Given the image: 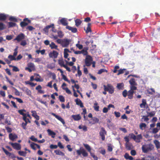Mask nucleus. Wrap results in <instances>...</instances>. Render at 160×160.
<instances>
[{
	"label": "nucleus",
	"mask_w": 160,
	"mask_h": 160,
	"mask_svg": "<svg viewBox=\"0 0 160 160\" xmlns=\"http://www.w3.org/2000/svg\"><path fill=\"white\" fill-rule=\"evenodd\" d=\"M24 38V34L22 33H21L18 35L16 38L14 39V40H17L18 42H20Z\"/></svg>",
	"instance_id": "nucleus-11"
},
{
	"label": "nucleus",
	"mask_w": 160,
	"mask_h": 160,
	"mask_svg": "<svg viewBox=\"0 0 160 160\" xmlns=\"http://www.w3.org/2000/svg\"><path fill=\"white\" fill-rule=\"evenodd\" d=\"M11 145L14 149L17 150H19L21 149V146L19 144L17 143H12Z\"/></svg>",
	"instance_id": "nucleus-12"
},
{
	"label": "nucleus",
	"mask_w": 160,
	"mask_h": 160,
	"mask_svg": "<svg viewBox=\"0 0 160 160\" xmlns=\"http://www.w3.org/2000/svg\"><path fill=\"white\" fill-rule=\"evenodd\" d=\"M52 114L58 120L60 121L63 124H65V122H64V120L62 119L61 117L60 116L56 115L55 113H52Z\"/></svg>",
	"instance_id": "nucleus-13"
},
{
	"label": "nucleus",
	"mask_w": 160,
	"mask_h": 160,
	"mask_svg": "<svg viewBox=\"0 0 160 160\" xmlns=\"http://www.w3.org/2000/svg\"><path fill=\"white\" fill-rule=\"evenodd\" d=\"M148 116L150 117H152L154 116L155 114V112L154 111H152L148 113Z\"/></svg>",
	"instance_id": "nucleus-50"
},
{
	"label": "nucleus",
	"mask_w": 160,
	"mask_h": 160,
	"mask_svg": "<svg viewBox=\"0 0 160 160\" xmlns=\"http://www.w3.org/2000/svg\"><path fill=\"white\" fill-rule=\"evenodd\" d=\"M84 147L89 152H90L91 151V148L90 147L88 144H84Z\"/></svg>",
	"instance_id": "nucleus-40"
},
{
	"label": "nucleus",
	"mask_w": 160,
	"mask_h": 160,
	"mask_svg": "<svg viewBox=\"0 0 160 160\" xmlns=\"http://www.w3.org/2000/svg\"><path fill=\"white\" fill-rule=\"evenodd\" d=\"M8 58L10 59V61L12 60H16V58L13 56L12 55H9L8 57Z\"/></svg>",
	"instance_id": "nucleus-49"
},
{
	"label": "nucleus",
	"mask_w": 160,
	"mask_h": 160,
	"mask_svg": "<svg viewBox=\"0 0 160 160\" xmlns=\"http://www.w3.org/2000/svg\"><path fill=\"white\" fill-rule=\"evenodd\" d=\"M62 89L65 90L66 92L68 94H71V92L68 88H62Z\"/></svg>",
	"instance_id": "nucleus-51"
},
{
	"label": "nucleus",
	"mask_w": 160,
	"mask_h": 160,
	"mask_svg": "<svg viewBox=\"0 0 160 160\" xmlns=\"http://www.w3.org/2000/svg\"><path fill=\"white\" fill-rule=\"evenodd\" d=\"M16 25V24L13 22H8V28H10L11 27H15Z\"/></svg>",
	"instance_id": "nucleus-37"
},
{
	"label": "nucleus",
	"mask_w": 160,
	"mask_h": 160,
	"mask_svg": "<svg viewBox=\"0 0 160 160\" xmlns=\"http://www.w3.org/2000/svg\"><path fill=\"white\" fill-rule=\"evenodd\" d=\"M135 86L136 85H130V90L132 91H134V90H136L137 89V87Z\"/></svg>",
	"instance_id": "nucleus-47"
},
{
	"label": "nucleus",
	"mask_w": 160,
	"mask_h": 160,
	"mask_svg": "<svg viewBox=\"0 0 160 160\" xmlns=\"http://www.w3.org/2000/svg\"><path fill=\"white\" fill-rule=\"evenodd\" d=\"M108 150L109 152H112V147L111 144H109L108 146Z\"/></svg>",
	"instance_id": "nucleus-52"
},
{
	"label": "nucleus",
	"mask_w": 160,
	"mask_h": 160,
	"mask_svg": "<svg viewBox=\"0 0 160 160\" xmlns=\"http://www.w3.org/2000/svg\"><path fill=\"white\" fill-rule=\"evenodd\" d=\"M59 100L62 102H65V98L62 95H60L59 97Z\"/></svg>",
	"instance_id": "nucleus-55"
},
{
	"label": "nucleus",
	"mask_w": 160,
	"mask_h": 160,
	"mask_svg": "<svg viewBox=\"0 0 160 160\" xmlns=\"http://www.w3.org/2000/svg\"><path fill=\"white\" fill-rule=\"evenodd\" d=\"M153 142L157 149H158L160 148V143L158 140H155Z\"/></svg>",
	"instance_id": "nucleus-31"
},
{
	"label": "nucleus",
	"mask_w": 160,
	"mask_h": 160,
	"mask_svg": "<svg viewBox=\"0 0 160 160\" xmlns=\"http://www.w3.org/2000/svg\"><path fill=\"white\" fill-rule=\"evenodd\" d=\"M23 120L25 121V122L27 123L29 122L31 123V121L28 118H27L26 115L24 117H22Z\"/></svg>",
	"instance_id": "nucleus-43"
},
{
	"label": "nucleus",
	"mask_w": 160,
	"mask_h": 160,
	"mask_svg": "<svg viewBox=\"0 0 160 160\" xmlns=\"http://www.w3.org/2000/svg\"><path fill=\"white\" fill-rule=\"evenodd\" d=\"M134 93V91H132L129 90L128 92V98L130 99H131L133 97V94Z\"/></svg>",
	"instance_id": "nucleus-24"
},
{
	"label": "nucleus",
	"mask_w": 160,
	"mask_h": 160,
	"mask_svg": "<svg viewBox=\"0 0 160 160\" xmlns=\"http://www.w3.org/2000/svg\"><path fill=\"white\" fill-rule=\"evenodd\" d=\"M108 72V71L104 68H102L100 69L98 72V74H100L102 73V72Z\"/></svg>",
	"instance_id": "nucleus-41"
},
{
	"label": "nucleus",
	"mask_w": 160,
	"mask_h": 160,
	"mask_svg": "<svg viewBox=\"0 0 160 160\" xmlns=\"http://www.w3.org/2000/svg\"><path fill=\"white\" fill-rule=\"evenodd\" d=\"M104 90L108 92L109 94H112L114 91V88L113 86L111 84H108L107 85H104Z\"/></svg>",
	"instance_id": "nucleus-1"
},
{
	"label": "nucleus",
	"mask_w": 160,
	"mask_h": 160,
	"mask_svg": "<svg viewBox=\"0 0 160 160\" xmlns=\"http://www.w3.org/2000/svg\"><path fill=\"white\" fill-rule=\"evenodd\" d=\"M5 28V25L3 23L0 22V30H3Z\"/></svg>",
	"instance_id": "nucleus-53"
},
{
	"label": "nucleus",
	"mask_w": 160,
	"mask_h": 160,
	"mask_svg": "<svg viewBox=\"0 0 160 160\" xmlns=\"http://www.w3.org/2000/svg\"><path fill=\"white\" fill-rule=\"evenodd\" d=\"M82 21L79 19H77L75 20V25L76 26H79L81 23Z\"/></svg>",
	"instance_id": "nucleus-36"
},
{
	"label": "nucleus",
	"mask_w": 160,
	"mask_h": 160,
	"mask_svg": "<svg viewBox=\"0 0 160 160\" xmlns=\"http://www.w3.org/2000/svg\"><path fill=\"white\" fill-rule=\"evenodd\" d=\"M26 29H27L29 31H32L33 30L35 29V28H33L32 26H28L27 27Z\"/></svg>",
	"instance_id": "nucleus-59"
},
{
	"label": "nucleus",
	"mask_w": 160,
	"mask_h": 160,
	"mask_svg": "<svg viewBox=\"0 0 160 160\" xmlns=\"http://www.w3.org/2000/svg\"><path fill=\"white\" fill-rule=\"evenodd\" d=\"M66 28L68 29L69 30L71 31L73 33H76L77 32L78 30L76 28H73L69 26H67L66 27Z\"/></svg>",
	"instance_id": "nucleus-14"
},
{
	"label": "nucleus",
	"mask_w": 160,
	"mask_h": 160,
	"mask_svg": "<svg viewBox=\"0 0 160 160\" xmlns=\"http://www.w3.org/2000/svg\"><path fill=\"white\" fill-rule=\"evenodd\" d=\"M2 149L3 152H5V153L7 155L9 156V155L10 154V152H8L7 150L5 149L4 148H2Z\"/></svg>",
	"instance_id": "nucleus-64"
},
{
	"label": "nucleus",
	"mask_w": 160,
	"mask_h": 160,
	"mask_svg": "<svg viewBox=\"0 0 160 160\" xmlns=\"http://www.w3.org/2000/svg\"><path fill=\"white\" fill-rule=\"evenodd\" d=\"M72 117L75 121H78L81 119V117L79 114L77 115H72Z\"/></svg>",
	"instance_id": "nucleus-25"
},
{
	"label": "nucleus",
	"mask_w": 160,
	"mask_h": 160,
	"mask_svg": "<svg viewBox=\"0 0 160 160\" xmlns=\"http://www.w3.org/2000/svg\"><path fill=\"white\" fill-rule=\"evenodd\" d=\"M88 48H86L81 51V54H83L84 55H87L88 54L87 50H88Z\"/></svg>",
	"instance_id": "nucleus-27"
},
{
	"label": "nucleus",
	"mask_w": 160,
	"mask_h": 160,
	"mask_svg": "<svg viewBox=\"0 0 160 160\" xmlns=\"http://www.w3.org/2000/svg\"><path fill=\"white\" fill-rule=\"evenodd\" d=\"M126 70V69H120L118 71V73L117 74V75H119L120 74L123 73L124 72V71Z\"/></svg>",
	"instance_id": "nucleus-48"
},
{
	"label": "nucleus",
	"mask_w": 160,
	"mask_h": 160,
	"mask_svg": "<svg viewBox=\"0 0 160 160\" xmlns=\"http://www.w3.org/2000/svg\"><path fill=\"white\" fill-rule=\"evenodd\" d=\"M91 23H88L87 25V28L86 29L85 28H84V30L86 31V32L87 33H88L89 32H92V30L91 28Z\"/></svg>",
	"instance_id": "nucleus-20"
},
{
	"label": "nucleus",
	"mask_w": 160,
	"mask_h": 160,
	"mask_svg": "<svg viewBox=\"0 0 160 160\" xmlns=\"http://www.w3.org/2000/svg\"><path fill=\"white\" fill-rule=\"evenodd\" d=\"M75 101L76 104L78 105H79L81 108H83L84 107L83 103L80 99L77 98L75 99Z\"/></svg>",
	"instance_id": "nucleus-16"
},
{
	"label": "nucleus",
	"mask_w": 160,
	"mask_h": 160,
	"mask_svg": "<svg viewBox=\"0 0 160 160\" xmlns=\"http://www.w3.org/2000/svg\"><path fill=\"white\" fill-rule=\"evenodd\" d=\"M30 139L32 141H33L35 142H37L38 141V139L37 138H36L34 136L32 135L30 138Z\"/></svg>",
	"instance_id": "nucleus-60"
},
{
	"label": "nucleus",
	"mask_w": 160,
	"mask_h": 160,
	"mask_svg": "<svg viewBox=\"0 0 160 160\" xmlns=\"http://www.w3.org/2000/svg\"><path fill=\"white\" fill-rule=\"evenodd\" d=\"M47 131L48 134L49 136H51L53 138H55V135L56 134L55 132L49 129H48Z\"/></svg>",
	"instance_id": "nucleus-19"
},
{
	"label": "nucleus",
	"mask_w": 160,
	"mask_h": 160,
	"mask_svg": "<svg viewBox=\"0 0 160 160\" xmlns=\"http://www.w3.org/2000/svg\"><path fill=\"white\" fill-rule=\"evenodd\" d=\"M13 98L16 99L17 101L18 102H19L20 103H23V101L21 98Z\"/></svg>",
	"instance_id": "nucleus-62"
},
{
	"label": "nucleus",
	"mask_w": 160,
	"mask_h": 160,
	"mask_svg": "<svg viewBox=\"0 0 160 160\" xmlns=\"http://www.w3.org/2000/svg\"><path fill=\"white\" fill-rule=\"evenodd\" d=\"M125 146L126 149L128 150H130L133 148V147L132 144L130 143H126Z\"/></svg>",
	"instance_id": "nucleus-15"
},
{
	"label": "nucleus",
	"mask_w": 160,
	"mask_h": 160,
	"mask_svg": "<svg viewBox=\"0 0 160 160\" xmlns=\"http://www.w3.org/2000/svg\"><path fill=\"white\" fill-rule=\"evenodd\" d=\"M58 64L61 67H64L66 65L64 64V62L63 60H59Z\"/></svg>",
	"instance_id": "nucleus-38"
},
{
	"label": "nucleus",
	"mask_w": 160,
	"mask_h": 160,
	"mask_svg": "<svg viewBox=\"0 0 160 160\" xmlns=\"http://www.w3.org/2000/svg\"><path fill=\"white\" fill-rule=\"evenodd\" d=\"M154 148L153 145L152 144H149L147 145H143L142 147V152L144 153H147L153 150Z\"/></svg>",
	"instance_id": "nucleus-3"
},
{
	"label": "nucleus",
	"mask_w": 160,
	"mask_h": 160,
	"mask_svg": "<svg viewBox=\"0 0 160 160\" xmlns=\"http://www.w3.org/2000/svg\"><path fill=\"white\" fill-rule=\"evenodd\" d=\"M147 104L146 100L145 99H142V103L140 104V106L141 108H145L146 105Z\"/></svg>",
	"instance_id": "nucleus-23"
},
{
	"label": "nucleus",
	"mask_w": 160,
	"mask_h": 160,
	"mask_svg": "<svg viewBox=\"0 0 160 160\" xmlns=\"http://www.w3.org/2000/svg\"><path fill=\"white\" fill-rule=\"evenodd\" d=\"M119 68V67L118 66H115L114 68V70L113 71V72L114 73H116L117 72V69H118Z\"/></svg>",
	"instance_id": "nucleus-63"
},
{
	"label": "nucleus",
	"mask_w": 160,
	"mask_h": 160,
	"mask_svg": "<svg viewBox=\"0 0 160 160\" xmlns=\"http://www.w3.org/2000/svg\"><path fill=\"white\" fill-rule=\"evenodd\" d=\"M23 90L28 95H31V91L28 88H26L25 90Z\"/></svg>",
	"instance_id": "nucleus-44"
},
{
	"label": "nucleus",
	"mask_w": 160,
	"mask_h": 160,
	"mask_svg": "<svg viewBox=\"0 0 160 160\" xmlns=\"http://www.w3.org/2000/svg\"><path fill=\"white\" fill-rule=\"evenodd\" d=\"M93 108L94 110L97 112L99 111V107L98 105V103L96 101L95 102L94 104Z\"/></svg>",
	"instance_id": "nucleus-29"
},
{
	"label": "nucleus",
	"mask_w": 160,
	"mask_h": 160,
	"mask_svg": "<svg viewBox=\"0 0 160 160\" xmlns=\"http://www.w3.org/2000/svg\"><path fill=\"white\" fill-rule=\"evenodd\" d=\"M70 42V40L67 39H63L62 46L63 47H67Z\"/></svg>",
	"instance_id": "nucleus-10"
},
{
	"label": "nucleus",
	"mask_w": 160,
	"mask_h": 160,
	"mask_svg": "<svg viewBox=\"0 0 160 160\" xmlns=\"http://www.w3.org/2000/svg\"><path fill=\"white\" fill-rule=\"evenodd\" d=\"M49 46L52 49H54L58 51L59 50V49L58 48V46L53 42H51V44H49Z\"/></svg>",
	"instance_id": "nucleus-17"
},
{
	"label": "nucleus",
	"mask_w": 160,
	"mask_h": 160,
	"mask_svg": "<svg viewBox=\"0 0 160 160\" xmlns=\"http://www.w3.org/2000/svg\"><path fill=\"white\" fill-rule=\"evenodd\" d=\"M139 127L140 129L142 130L146 128L147 125L145 123L142 122L140 124Z\"/></svg>",
	"instance_id": "nucleus-28"
},
{
	"label": "nucleus",
	"mask_w": 160,
	"mask_h": 160,
	"mask_svg": "<svg viewBox=\"0 0 160 160\" xmlns=\"http://www.w3.org/2000/svg\"><path fill=\"white\" fill-rule=\"evenodd\" d=\"M18 153L20 156L25 157L26 155L27 152L23 151H19L18 152Z\"/></svg>",
	"instance_id": "nucleus-39"
},
{
	"label": "nucleus",
	"mask_w": 160,
	"mask_h": 160,
	"mask_svg": "<svg viewBox=\"0 0 160 160\" xmlns=\"http://www.w3.org/2000/svg\"><path fill=\"white\" fill-rule=\"evenodd\" d=\"M122 94L124 97H126L127 96H128V92L127 90L126 89H125L122 92Z\"/></svg>",
	"instance_id": "nucleus-58"
},
{
	"label": "nucleus",
	"mask_w": 160,
	"mask_h": 160,
	"mask_svg": "<svg viewBox=\"0 0 160 160\" xmlns=\"http://www.w3.org/2000/svg\"><path fill=\"white\" fill-rule=\"evenodd\" d=\"M99 134L100 136L101 137L102 140V141H104L105 139V135H107V132L104 128L102 127L101 128Z\"/></svg>",
	"instance_id": "nucleus-6"
},
{
	"label": "nucleus",
	"mask_w": 160,
	"mask_h": 160,
	"mask_svg": "<svg viewBox=\"0 0 160 160\" xmlns=\"http://www.w3.org/2000/svg\"><path fill=\"white\" fill-rule=\"evenodd\" d=\"M9 139L12 141H14L15 139L18 138V136L16 134H13L12 133L9 134Z\"/></svg>",
	"instance_id": "nucleus-18"
},
{
	"label": "nucleus",
	"mask_w": 160,
	"mask_h": 160,
	"mask_svg": "<svg viewBox=\"0 0 160 160\" xmlns=\"http://www.w3.org/2000/svg\"><path fill=\"white\" fill-rule=\"evenodd\" d=\"M76 152L78 156H80L82 154L84 157H86L88 155V153L86 150L82 148H80L79 150H77Z\"/></svg>",
	"instance_id": "nucleus-4"
},
{
	"label": "nucleus",
	"mask_w": 160,
	"mask_h": 160,
	"mask_svg": "<svg viewBox=\"0 0 160 160\" xmlns=\"http://www.w3.org/2000/svg\"><path fill=\"white\" fill-rule=\"evenodd\" d=\"M78 128L79 129H82L84 132H86L87 131V127L85 125L83 126L79 125L78 126Z\"/></svg>",
	"instance_id": "nucleus-34"
},
{
	"label": "nucleus",
	"mask_w": 160,
	"mask_h": 160,
	"mask_svg": "<svg viewBox=\"0 0 160 160\" xmlns=\"http://www.w3.org/2000/svg\"><path fill=\"white\" fill-rule=\"evenodd\" d=\"M28 67L25 68L26 70H28L29 72H31L32 71L35 70V67L33 63L29 62L27 65Z\"/></svg>",
	"instance_id": "nucleus-5"
},
{
	"label": "nucleus",
	"mask_w": 160,
	"mask_h": 160,
	"mask_svg": "<svg viewBox=\"0 0 160 160\" xmlns=\"http://www.w3.org/2000/svg\"><path fill=\"white\" fill-rule=\"evenodd\" d=\"M62 76L63 79L65 81H67L69 83H70V81L68 80L67 77L64 74H62Z\"/></svg>",
	"instance_id": "nucleus-56"
},
{
	"label": "nucleus",
	"mask_w": 160,
	"mask_h": 160,
	"mask_svg": "<svg viewBox=\"0 0 160 160\" xmlns=\"http://www.w3.org/2000/svg\"><path fill=\"white\" fill-rule=\"evenodd\" d=\"M7 18L6 16L3 13L0 14V21H4Z\"/></svg>",
	"instance_id": "nucleus-30"
},
{
	"label": "nucleus",
	"mask_w": 160,
	"mask_h": 160,
	"mask_svg": "<svg viewBox=\"0 0 160 160\" xmlns=\"http://www.w3.org/2000/svg\"><path fill=\"white\" fill-rule=\"evenodd\" d=\"M32 116L35 118L37 120H38L39 119V116L37 114L36 112L35 111H32L31 112Z\"/></svg>",
	"instance_id": "nucleus-21"
},
{
	"label": "nucleus",
	"mask_w": 160,
	"mask_h": 160,
	"mask_svg": "<svg viewBox=\"0 0 160 160\" xmlns=\"http://www.w3.org/2000/svg\"><path fill=\"white\" fill-rule=\"evenodd\" d=\"M129 83L130 85H136L137 86V84L135 82V79L134 78H132L129 81Z\"/></svg>",
	"instance_id": "nucleus-26"
},
{
	"label": "nucleus",
	"mask_w": 160,
	"mask_h": 160,
	"mask_svg": "<svg viewBox=\"0 0 160 160\" xmlns=\"http://www.w3.org/2000/svg\"><path fill=\"white\" fill-rule=\"evenodd\" d=\"M57 33L58 34V36L60 38H62L63 36L62 32L61 31H57Z\"/></svg>",
	"instance_id": "nucleus-45"
},
{
	"label": "nucleus",
	"mask_w": 160,
	"mask_h": 160,
	"mask_svg": "<svg viewBox=\"0 0 160 160\" xmlns=\"http://www.w3.org/2000/svg\"><path fill=\"white\" fill-rule=\"evenodd\" d=\"M36 143L34 142H32L30 144V147L31 148L34 150H35L36 149V148L35 147V146H36Z\"/></svg>",
	"instance_id": "nucleus-46"
},
{
	"label": "nucleus",
	"mask_w": 160,
	"mask_h": 160,
	"mask_svg": "<svg viewBox=\"0 0 160 160\" xmlns=\"http://www.w3.org/2000/svg\"><path fill=\"white\" fill-rule=\"evenodd\" d=\"M130 138H132L136 142L139 143L140 142L142 138L141 134H139L137 136L135 135L134 134L132 133L129 134Z\"/></svg>",
	"instance_id": "nucleus-2"
},
{
	"label": "nucleus",
	"mask_w": 160,
	"mask_h": 160,
	"mask_svg": "<svg viewBox=\"0 0 160 160\" xmlns=\"http://www.w3.org/2000/svg\"><path fill=\"white\" fill-rule=\"evenodd\" d=\"M9 20L11 21H12V22H18L17 19L16 18H15L13 16L10 17L9 18Z\"/></svg>",
	"instance_id": "nucleus-42"
},
{
	"label": "nucleus",
	"mask_w": 160,
	"mask_h": 160,
	"mask_svg": "<svg viewBox=\"0 0 160 160\" xmlns=\"http://www.w3.org/2000/svg\"><path fill=\"white\" fill-rule=\"evenodd\" d=\"M58 53L56 51L53 50L50 52L48 54L49 57L50 58L55 59L58 57Z\"/></svg>",
	"instance_id": "nucleus-9"
},
{
	"label": "nucleus",
	"mask_w": 160,
	"mask_h": 160,
	"mask_svg": "<svg viewBox=\"0 0 160 160\" xmlns=\"http://www.w3.org/2000/svg\"><path fill=\"white\" fill-rule=\"evenodd\" d=\"M31 23V21L28 18H25L23 19V21L20 23V25L22 28H24L27 26L28 24Z\"/></svg>",
	"instance_id": "nucleus-7"
},
{
	"label": "nucleus",
	"mask_w": 160,
	"mask_h": 160,
	"mask_svg": "<svg viewBox=\"0 0 160 160\" xmlns=\"http://www.w3.org/2000/svg\"><path fill=\"white\" fill-rule=\"evenodd\" d=\"M61 23L64 26H68V22L65 18H62L60 20Z\"/></svg>",
	"instance_id": "nucleus-22"
},
{
	"label": "nucleus",
	"mask_w": 160,
	"mask_h": 160,
	"mask_svg": "<svg viewBox=\"0 0 160 160\" xmlns=\"http://www.w3.org/2000/svg\"><path fill=\"white\" fill-rule=\"evenodd\" d=\"M54 152L57 155H61L62 156H63L65 155V154L63 152H61L59 150H55Z\"/></svg>",
	"instance_id": "nucleus-32"
},
{
	"label": "nucleus",
	"mask_w": 160,
	"mask_h": 160,
	"mask_svg": "<svg viewBox=\"0 0 160 160\" xmlns=\"http://www.w3.org/2000/svg\"><path fill=\"white\" fill-rule=\"evenodd\" d=\"M26 111L25 109H23L19 110L18 112L20 114L22 115L23 117H24L26 115V113H24L23 112H25Z\"/></svg>",
	"instance_id": "nucleus-35"
},
{
	"label": "nucleus",
	"mask_w": 160,
	"mask_h": 160,
	"mask_svg": "<svg viewBox=\"0 0 160 160\" xmlns=\"http://www.w3.org/2000/svg\"><path fill=\"white\" fill-rule=\"evenodd\" d=\"M92 60V57L89 56H87L85 59V63L87 66H90L91 64V62Z\"/></svg>",
	"instance_id": "nucleus-8"
},
{
	"label": "nucleus",
	"mask_w": 160,
	"mask_h": 160,
	"mask_svg": "<svg viewBox=\"0 0 160 160\" xmlns=\"http://www.w3.org/2000/svg\"><path fill=\"white\" fill-rule=\"evenodd\" d=\"M124 84L123 83H118L117 84V88L119 90L123 89Z\"/></svg>",
	"instance_id": "nucleus-33"
},
{
	"label": "nucleus",
	"mask_w": 160,
	"mask_h": 160,
	"mask_svg": "<svg viewBox=\"0 0 160 160\" xmlns=\"http://www.w3.org/2000/svg\"><path fill=\"white\" fill-rule=\"evenodd\" d=\"M27 124V123L23 122L21 124V126L24 129L26 130L27 129L26 126Z\"/></svg>",
	"instance_id": "nucleus-54"
},
{
	"label": "nucleus",
	"mask_w": 160,
	"mask_h": 160,
	"mask_svg": "<svg viewBox=\"0 0 160 160\" xmlns=\"http://www.w3.org/2000/svg\"><path fill=\"white\" fill-rule=\"evenodd\" d=\"M159 130V129H158L157 128H154L152 129V133L154 134L158 132Z\"/></svg>",
	"instance_id": "nucleus-61"
},
{
	"label": "nucleus",
	"mask_w": 160,
	"mask_h": 160,
	"mask_svg": "<svg viewBox=\"0 0 160 160\" xmlns=\"http://www.w3.org/2000/svg\"><path fill=\"white\" fill-rule=\"evenodd\" d=\"M114 114L115 117L117 118H119L121 114L119 112L115 111L114 112Z\"/></svg>",
	"instance_id": "nucleus-57"
}]
</instances>
